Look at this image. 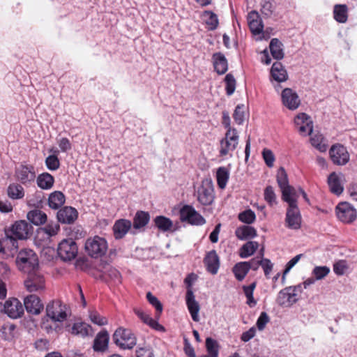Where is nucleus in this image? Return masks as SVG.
Returning <instances> with one entry per match:
<instances>
[{"mask_svg":"<svg viewBox=\"0 0 357 357\" xmlns=\"http://www.w3.org/2000/svg\"><path fill=\"white\" fill-rule=\"evenodd\" d=\"M32 226L25 220L16 221L10 229L5 230L3 242L10 250L18 248L17 239H26L31 234Z\"/></svg>","mask_w":357,"mask_h":357,"instance_id":"f257e3e1","label":"nucleus"},{"mask_svg":"<svg viewBox=\"0 0 357 357\" xmlns=\"http://www.w3.org/2000/svg\"><path fill=\"white\" fill-rule=\"evenodd\" d=\"M16 264L19 270L25 273L37 271L39 268L38 256L30 249H24L19 252Z\"/></svg>","mask_w":357,"mask_h":357,"instance_id":"f03ea898","label":"nucleus"},{"mask_svg":"<svg viewBox=\"0 0 357 357\" xmlns=\"http://www.w3.org/2000/svg\"><path fill=\"white\" fill-rule=\"evenodd\" d=\"M276 180L282 192V199L289 204L287 208L285 224L290 228V185L288 174L284 167H281L278 170Z\"/></svg>","mask_w":357,"mask_h":357,"instance_id":"7ed1b4c3","label":"nucleus"},{"mask_svg":"<svg viewBox=\"0 0 357 357\" xmlns=\"http://www.w3.org/2000/svg\"><path fill=\"white\" fill-rule=\"evenodd\" d=\"M300 196L309 202L307 194L301 188L295 189L291 187V229H298L301 226L302 218L296 204L297 199Z\"/></svg>","mask_w":357,"mask_h":357,"instance_id":"20e7f679","label":"nucleus"},{"mask_svg":"<svg viewBox=\"0 0 357 357\" xmlns=\"http://www.w3.org/2000/svg\"><path fill=\"white\" fill-rule=\"evenodd\" d=\"M85 250L91 257H101L107 252V243L105 238L96 236L86 240Z\"/></svg>","mask_w":357,"mask_h":357,"instance_id":"39448f33","label":"nucleus"},{"mask_svg":"<svg viewBox=\"0 0 357 357\" xmlns=\"http://www.w3.org/2000/svg\"><path fill=\"white\" fill-rule=\"evenodd\" d=\"M114 342L123 349H131L137 343L134 334L128 329L119 328L113 335Z\"/></svg>","mask_w":357,"mask_h":357,"instance_id":"423d86ee","label":"nucleus"},{"mask_svg":"<svg viewBox=\"0 0 357 357\" xmlns=\"http://www.w3.org/2000/svg\"><path fill=\"white\" fill-rule=\"evenodd\" d=\"M14 176L16 181L22 185H29L36 178L35 167L32 165L20 164L15 167Z\"/></svg>","mask_w":357,"mask_h":357,"instance_id":"0eeeda50","label":"nucleus"},{"mask_svg":"<svg viewBox=\"0 0 357 357\" xmlns=\"http://www.w3.org/2000/svg\"><path fill=\"white\" fill-rule=\"evenodd\" d=\"M77 245L72 238L63 239L58 245V255L63 261L74 259L77 257Z\"/></svg>","mask_w":357,"mask_h":357,"instance_id":"6e6552de","label":"nucleus"},{"mask_svg":"<svg viewBox=\"0 0 357 357\" xmlns=\"http://www.w3.org/2000/svg\"><path fill=\"white\" fill-rule=\"evenodd\" d=\"M337 219L343 223L350 224L357 218L356 209L347 202L339 203L335 207Z\"/></svg>","mask_w":357,"mask_h":357,"instance_id":"1a4fd4ad","label":"nucleus"},{"mask_svg":"<svg viewBox=\"0 0 357 357\" xmlns=\"http://www.w3.org/2000/svg\"><path fill=\"white\" fill-rule=\"evenodd\" d=\"M27 277L24 281L26 289L29 292H36L45 289V280L44 276L39 271L27 273Z\"/></svg>","mask_w":357,"mask_h":357,"instance_id":"9d476101","label":"nucleus"},{"mask_svg":"<svg viewBox=\"0 0 357 357\" xmlns=\"http://www.w3.org/2000/svg\"><path fill=\"white\" fill-rule=\"evenodd\" d=\"M180 220L192 225H203L206 223L204 218L190 205H184L180 209Z\"/></svg>","mask_w":357,"mask_h":357,"instance_id":"9b49d317","label":"nucleus"},{"mask_svg":"<svg viewBox=\"0 0 357 357\" xmlns=\"http://www.w3.org/2000/svg\"><path fill=\"white\" fill-rule=\"evenodd\" d=\"M238 143V135L236 129L227 130L225 137L220 141V155L225 156L234 151Z\"/></svg>","mask_w":357,"mask_h":357,"instance_id":"f8f14e48","label":"nucleus"},{"mask_svg":"<svg viewBox=\"0 0 357 357\" xmlns=\"http://www.w3.org/2000/svg\"><path fill=\"white\" fill-rule=\"evenodd\" d=\"M329 155L333 163L338 166L347 165L350 160V155L347 148L340 144H333L331 147Z\"/></svg>","mask_w":357,"mask_h":357,"instance_id":"ddd939ff","label":"nucleus"},{"mask_svg":"<svg viewBox=\"0 0 357 357\" xmlns=\"http://www.w3.org/2000/svg\"><path fill=\"white\" fill-rule=\"evenodd\" d=\"M66 307L60 301H52L46 307V314L54 321H63L67 318Z\"/></svg>","mask_w":357,"mask_h":357,"instance_id":"4468645a","label":"nucleus"},{"mask_svg":"<svg viewBox=\"0 0 357 357\" xmlns=\"http://www.w3.org/2000/svg\"><path fill=\"white\" fill-rule=\"evenodd\" d=\"M294 124L301 135L307 136L312 134L313 122L307 114H298L294 119Z\"/></svg>","mask_w":357,"mask_h":357,"instance_id":"2eb2a0df","label":"nucleus"},{"mask_svg":"<svg viewBox=\"0 0 357 357\" xmlns=\"http://www.w3.org/2000/svg\"><path fill=\"white\" fill-rule=\"evenodd\" d=\"M3 312L12 319H17L24 314V306L15 298L7 300L3 305Z\"/></svg>","mask_w":357,"mask_h":357,"instance_id":"dca6fc26","label":"nucleus"},{"mask_svg":"<svg viewBox=\"0 0 357 357\" xmlns=\"http://www.w3.org/2000/svg\"><path fill=\"white\" fill-rule=\"evenodd\" d=\"M24 306L28 313L35 315L39 314L44 308L40 298L34 294L29 295L24 298Z\"/></svg>","mask_w":357,"mask_h":357,"instance_id":"f3484780","label":"nucleus"},{"mask_svg":"<svg viewBox=\"0 0 357 357\" xmlns=\"http://www.w3.org/2000/svg\"><path fill=\"white\" fill-rule=\"evenodd\" d=\"M214 199V190L209 184H202L197 190V200L204 205H211Z\"/></svg>","mask_w":357,"mask_h":357,"instance_id":"a211bd4d","label":"nucleus"},{"mask_svg":"<svg viewBox=\"0 0 357 357\" xmlns=\"http://www.w3.org/2000/svg\"><path fill=\"white\" fill-rule=\"evenodd\" d=\"M185 300L188 309L190 313L192 320L198 322L199 321V312L200 306L199 303L195 300V297L192 289H188L187 290Z\"/></svg>","mask_w":357,"mask_h":357,"instance_id":"6ab92c4d","label":"nucleus"},{"mask_svg":"<svg viewBox=\"0 0 357 357\" xmlns=\"http://www.w3.org/2000/svg\"><path fill=\"white\" fill-rule=\"evenodd\" d=\"M78 213L75 208L65 206L57 212L58 221L63 224H72L77 218Z\"/></svg>","mask_w":357,"mask_h":357,"instance_id":"aec40b11","label":"nucleus"},{"mask_svg":"<svg viewBox=\"0 0 357 357\" xmlns=\"http://www.w3.org/2000/svg\"><path fill=\"white\" fill-rule=\"evenodd\" d=\"M204 263L206 270L213 275L218 273L220 267V259L215 250H213L206 253Z\"/></svg>","mask_w":357,"mask_h":357,"instance_id":"412c9836","label":"nucleus"},{"mask_svg":"<svg viewBox=\"0 0 357 357\" xmlns=\"http://www.w3.org/2000/svg\"><path fill=\"white\" fill-rule=\"evenodd\" d=\"M215 71L218 75L225 74L228 70V63L225 56L221 52L214 53L212 56Z\"/></svg>","mask_w":357,"mask_h":357,"instance_id":"4be33fe9","label":"nucleus"},{"mask_svg":"<svg viewBox=\"0 0 357 357\" xmlns=\"http://www.w3.org/2000/svg\"><path fill=\"white\" fill-rule=\"evenodd\" d=\"M248 25L251 32L257 35L262 32L264 25L262 21L256 11H251L248 15Z\"/></svg>","mask_w":357,"mask_h":357,"instance_id":"5701e85b","label":"nucleus"},{"mask_svg":"<svg viewBox=\"0 0 357 357\" xmlns=\"http://www.w3.org/2000/svg\"><path fill=\"white\" fill-rule=\"evenodd\" d=\"M131 225V222L128 220L121 219L116 221L113 226V231L115 238H122L130 229Z\"/></svg>","mask_w":357,"mask_h":357,"instance_id":"b1692460","label":"nucleus"},{"mask_svg":"<svg viewBox=\"0 0 357 357\" xmlns=\"http://www.w3.org/2000/svg\"><path fill=\"white\" fill-rule=\"evenodd\" d=\"M271 75L274 80L280 83L288 79L287 70L280 62H275L271 69Z\"/></svg>","mask_w":357,"mask_h":357,"instance_id":"393cba45","label":"nucleus"},{"mask_svg":"<svg viewBox=\"0 0 357 357\" xmlns=\"http://www.w3.org/2000/svg\"><path fill=\"white\" fill-rule=\"evenodd\" d=\"M109 334L106 331L98 333L93 341V349L96 351H105L108 347Z\"/></svg>","mask_w":357,"mask_h":357,"instance_id":"a878e982","label":"nucleus"},{"mask_svg":"<svg viewBox=\"0 0 357 357\" xmlns=\"http://www.w3.org/2000/svg\"><path fill=\"white\" fill-rule=\"evenodd\" d=\"M328 185L332 193L340 195L344 190L340 177L335 172H332L328 177Z\"/></svg>","mask_w":357,"mask_h":357,"instance_id":"bb28decb","label":"nucleus"},{"mask_svg":"<svg viewBox=\"0 0 357 357\" xmlns=\"http://www.w3.org/2000/svg\"><path fill=\"white\" fill-rule=\"evenodd\" d=\"M71 333L82 337L93 335L91 326L84 322L75 323L71 328Z\"/></svg>","mask_w":357,"mask_h":357,"instance_id":"cd10ccee","label":"nucleus"},{"mask_svg":"<svg viewBox=\"0 0 357 357\" xmlns=\"http://www.w3.org/2000/svg\"><path fill=\"white\" fill-rule=\"evenodd\" d=\"M235 234L240 240H247L255 238L257 236V231L253 227L243 225L236 229Z\"/></svg>","mask_w":357,"mask_h":357,"instance_id":"c85d7f7f","label":"nucleus"},{"mask_svg":"<svg viewBox=\"0 0 357 357\" xmlns=\"http://www.w3.org/2000/svg\"><path fill=\"white\" fill-rule=\"evenodd\" d=\"M36 179L38 186L43 190L51 189L54 183V176L47 172L39 174Z\"/></svg>","mask_w":357,"mask_h":357,"instance_id":"c756f323","label":"nucleus"},{"mask_svg":"<svg viewBox=\"0 0 357 357\" xmlns=\"http://www.w3.org/2000/svg\"><path fill=\"white\" fill-rule=\"evenodd\" d=\"M66 201L65 195L61 191L52 192L48 197V206L52 209L59 208Z\"/></svg>","mask_w":357,"mask_h":357,"instance_id":"7c9ffc66","label":"nucleus"},{"mask_svg":"<svg viewBox=\"0 0 357 357\" xmlns=\"http://www.w3.org/2000/svg\"><path fill=\"white\" fill-rule=\"evenodd\" d=\"M333 17L339 23H345L348 20V7L346 4H335L333 8Z\"/></svg>","mask_w":357,"mask_h":357,"instance_id":"2f4dec72","label":"nucleus"},{"mask_svg":"<svg viewBox=\"0 0 357 357\" xmlns=\"http://www.w3.org/2000/svg\"><path fill=\"white\" fill-rule=\"evenodd\" d=\"M26 217L31 223L37 226L45 224L47 219L46 213L38 209L29 211Z\"/></svg>","mask_w":357,"mask_h":357,"instance_id":"473e14b6","label":"nucleus"},{"mask_svg":"<svg viewBox=\"0 0 357 357\" xmlns=\"http://www.w3.org/2000/svg\"><path fill=\"white\" fill-rule=\"evenodd\" d=\"M312 145L320 152H325L328 148L326 139L319 132L312 134L310 137Z\"/></svg>","mask_w":357,"mask_h":357,"instance_id":"72a5a7b5","label":"nucleus"},{"mask_svg":"<svg viewBox=\"0 0 357 357\" xmlns=\"http://www.w3.org/2000/svg\"><path fill=\"white\" fill-rule=\"evenodd\" d=\"M8 196L12 199H20L24 196V190L21 183H10L7 188Z\"/></svg>","mask_w":357,"mask_h":357,"instance_id":"f704fd0d","label":"nucleus"},{"mask_svg":"<svg viewBox=\"0 0 357 357\" xmlns=\"http://www.w3.org/2000/svg\"><path fill=\"white\" fill-rule=\"evenodd\" d=\"M282 44L278 38H273L271 40L269 48L273 57L275 59H281L284 57Z\"/></svg>","mask_w":357,"mask_h":357,"instance_id":"c9c22d12","label":"nucleus"},{"mask_svg":"<svg viewBox=\"0 0 357 357\" xmlns=\"http://www.w3.org/2000/svg\"><path fill=\"white\" fill-rule=\"evenodd\" d=\"M50 152L52 153V155H49L45 159V165L47 168L50 171L57 170L60 167V162L56 155L59 153V151L54 149H51Z\"/></svg>","mask_w":357,"mask_h":357,"instance_id":"e433bc0d","label":"nucleus"},{"mask_svg":"<svg viewBox=\"0 0 357 357\" xmlns=\"http://www.w3.org/2000/svg\"><path fill=\"white\" fill-rule=\"evenodd\" d=\"M150 219L149 213L137 211L133 219V227L135 229H140L146 226Z\"/></svg>","mask_w":357,"mask_h":357,"instance_id":"4c0bfd02","label":"nucleus"},{"mask_svg":"<svg viewBox=\"0 0 357 357\" xmlns=\"http://www.w3.org/2000/svg\"><path fill=\"white\" fill-rule=\"evenodd\" d=\"M258 247L259 244L256 241L247 242L240 249V257L241 258H248L255 252Z\"/></svg>","mask_w":357,"mask_h":357,"instance_id":"58836bf2","label":"nucleus"},{"mask_svg":"<svg viewBox=\"0 0 357 357\" xmlns=\"http://www.w3.org/2000/svg\"><path fill=\"white\" fill-rule=\"evenodd\" d=\"M248 271L249 267L248 268L247 261L237 263L233 268L234 274L238 281H242Z\"/></svg>","mask_w":357,"mask_h":357,"instance_id":"ea45409f","label":"nucleus"},{"mask_svg":"<svg viewBox=\"0 0 357 357\" xmlns=\"http://www.w3.org/2000/svg\"><path fill=\"white\" fill-rule=\"evenodd\" d=\"M229 173L227 169L225 167H220L218 169L216 172V178L218 187L220 189H224L226 187L227 183L229 180Z\"/></svg>","mask_w":357,"mask_h":357,"instance_id":"a19ab883","label":"nucleus"},{"mask_svg":"<svg viewBox=\"0 0 357 357\" xmlns=\"http://www.w3.org/2000/svg\"><path fill=\"white\" fill-rule=\"evenodd\" d=\"M16 326L13 324L6 323L0 328V337L4 340H10L14 337Z\"/></svg>","mask_w":357,"mask_h":357,"instance_id":"79ce46f5","label":"nucleus"},{"mask_svg":"<svg viewBox=\"0 0 357 357\" xmlns=\"http://www.w3.org/2000/svg\"><path fill=\"white\" fill-rule=\"evenodd\" d=\"M155 226L162 231H169L173 226L172 221L165 216H157L154 219Z\"/></svg>","mask_w":357,"mask_h":357,"instance_id":"37998d69","label":"nucleus"},{"mask_svg":"<svg viewBox=\"0 0 357 357\" xmlns=\"http://www.w3.org/2000/svg\"><path fill=\"white\" fill-rule=\"evenodd\" d=\"M102 272L105 276H107L114 283H121V274L119 271L115 268L108 265L104 268V270H102Z\"/></svg>","mask_w":357,"mask_h":357,"instance_id":"c03bdc74","label":"nucleus"},{"mask_svg":"<svg viewBox=\"0 0 357 357\" xmlns=\"http://www.w3.org/2000/svg\"><path fill=\"white\" fill-rule=\"evenodd\" d=\"M277 303L282 307L290 305V287H285L279 292Z\"/></svg>","mask_w":357,"mask_h":357,"instance_id":"a18cd8bd","label":"nucleus"},{"mask_svg":"<svg viewBox=\"0 0 357 357\" xmlns=\"http://www.w3.org/2000/svg\"><path fill=\"white\" fill-rule=\"evenodd\" d=\"M206 348L208 352V356L218 357V344L216 340L211 337L206 339Z\"/></svg>","mask_w":357,"mask_h":357,"instance_id":"49530a36","label":"nucleus"},{"mask_svg":"<svg viewBox=\"0 0 357 357\" xmlns=\"http://www.w3.org/2000/svg\"><path fill=\"white\" fill-rule=\"evenodd\" d=\"M238 219L241 222L250 225L255 222L256 215L254 211L248 209L238 214Z\"/></svg>","mask_w":357,"mask_h":357,"instance_id":"de8ad7c7","label":"nucleus"},{"mask_svg":"<svg viewBox=\"0 0 357 357\" xmlns=\"http://www.w3.org/2000/svg\"><path fill=\"white\" fill-rule=\"evenodd\" d=\"M146 298L148 301L151 304L156 310V317H159L162 312V305L160 301L153 296L151 292L146 294Z\"/></svg>","mask_w":357,"mask_h":357,"instance_id":"09e8293b","label":"nucleus"},{"mask_svg":"<svg viewBox=\"0 0 357 357\" xmlns=\"http://www.w3.org/2000/svg\"><path fill=\"white\" fill-rule=\"evenodd\" d=\"M225 81L226 83V93L228 96L234 93L236 89V79L231 74H227L225 76Z\"/></svg>","mask_w":357,"mask_h":357,"instance_id":"8fccbe9b","label":"nucleus"},{"mask_svg":"<svg viewBox=\"0 0 357 357\" xmlns=\"http://www.w3.org/2000/svg\"><path fill=\"white\" fill-rule=\"evenodd\" d=\"M205 15L208 17L206 23L209 26L210 30H214L218 27V19L217 15L211 11H206Z\"/></svg>","mask_w":357,"mask_h":357,"instance_id":"3c124183","label":"nucleus"},{"mask_svg":"<svg viewBox=\"0 0 357 357\" xmlns=\"http://www.w3.org/2000/svg\"><path fill=\"white\" fill-rule=\"evenodd\" d=\"M264 195L269 205L273 206L276 204V195L272 186L268 185L265 188Z\"/></svg>","mask_w":357,"mask_h":357,"instance_id":"603ef678","label":"nucleus"},{"mask_svg":"<svg viewBox=\"0 0 357 357\" xmlns=\"http://www.w3.org/2000/svg\"><path fill=\"white\" fill-rule=\"evenodd\" d=\"M330 272V268L328 266H316L312 271L313 275L315 276L316 280H321L326 277Z\"/></svg>","mask_w":357,"mask_h":357,"instance_id":"864d4df0","label":"nucleus"},{"mask_svg":"<svg viewBox=\"0 0 357 357\" xmlns=\"http://www.w3.org/2000/svg\"><path fill=\"white\" fill-rule=\"evenodd\" d=\"M262 156L266 165L268 167H272L275 161V156L272 151L268 149H264L262 151Z\"/></svg>","mask_w":357,"mask_h":357,"instance_id":"5fc2aeb1","label":"nucleus"},{"mask_svg":"<svg viewBox=\"0 0 357 357\" xmlns=\"http://www.w3.org/2000/svg\"><path fill=\"white\" fill-rule=\"evenodd\" d=\"M244 105H238L236 107L234 110L233 117L234 121L238 124H242L244 121V111H243Z\"/></svg>","mask_w":357,"mask_h":357,"instance_id":"6e6d98bb","label":"nucleus"},{"mask_svg":"<svg viewBox=\"0 0 357 357\" xmlns=\"http://www.w3.org/2000/svg\"><path fill=\"white\" fill-rule=\"evenodd\" d=\"M60 229V227L56 223H51L41 228V230L47 234L49 236H53L57 234Z\"/></svg>","mask_w":357,"mask_h":357,"instance_id":"4d7b16f0","label":"nucleus"},{"mask_svg":"<svg viewBox=\"0 0 357 357\" xmlns=\"http://www.w3.org/2000/svg\"><path fill=\"white\" fill-rule=\"evenodd\" d=\"M269 321L270 319L267 313L265 312H262L257 321L256 325L257 328L259 331H263L266 327V325L269 322Z\"/></svg>","mask_w":357,"mask_h":357,"instance_id":"13d9d810","label":"nucleus"},{"mask_svg":"<svg viewBox=\"0 0 357 357\" xmlns=\"http://www.w3.org/2000/svg\"><path fill=\"white\" fill-rule=\"evenodd\" d=\"M347 269V263L344 260H340L333 265V271L338 275H344Z\"/></svg>","mask_w":357,"mask_h":357,"instance_id":"bf43d9fd","label":"nucleus"},{"mask_svg":"<svg viewBox=\"0 0 357 357\" xmlns=\"http://www.w3.org/2000/svg\"><path fill=\"white\" fill-rule=\"evenodd\" d=\"M91 321L98 325L103 326L107 324V319L105 317L100 316L96 312H91L89 315Z\"/></svg>","mask_w":357,"mask_h":357,"instance_id":"052dcab7","label":"nucleus"},{"mask_svg":"<svg viewBox=\"0 0 357 357\" xmlns=\"http://www.w3.org/2000/svg\"><path fill=\"white\" fill-rule=\"evenodd\" d=\"M265 276L269 278V275L273 269V264L268 259L261 258V265Z\"/></svg>","mask_w":357,"mask_h":357,"instance_id":"680f3d73","label":"nucleus"},{"mask_svg":"<svg viewBox=\"0 0 357 357\" xmlns=\"http://www.w3.org/2000/svg\"><path fill=\"white\" fill-rule=\"evenodd\" d=\"M282 105L290 109V88H285L281 92Z\"/></svg>","mask_w":357,"mask_h":357,"instance_id":"e2e57ef3","label":"nucleus"},{"mask_svg":"<svg viewBox=\"0 0 357 357\" xmlns=\"http://www.w3.org/2000/svg\"><path fill=\"white\" fill-rule=\"evenodd\" d=\"M57 143L62 152H67L72 149L71 143L66 137L59 139Z\"/></svg>","mask_w":357,"mask_h":357,"instance_id":"0e129e2a","label":"nucleus"},{"mask_svg":"<svg viewBox=\"0 0 357 357\" xmlns=\"http://www.w3.org/2000/svg\"><path fill=\"white\" fill-rule=\"evenodd\" d=\"M273 6L270 1H264L261 3V11L264 15H265L266 16L271 15L273 13Z\"/></svg>","mask_w":357,"mask_h":357,"instance_id":"69168bd1","label":"nucleus"},{"mask_svg":"<svg viewBox=\"0 0 357 357\" xmlns=\"http://www.w3.org/2000/svg\"><path fill=\"white\" fill-rule=\"evenodd\" d=\"M256 329L255 327H251L248 331L243 332L241 335V340L243 342H247L255 337Z\"/></svg>","mask_w":357,"mask_h":357,"instance_id":"338daca9","label":"nucleus"},{"mask_svg":"<svg viewBox=\"0 0 357 357\" xmlns=\"http://www.w3.org/2000/svg\"><path fill=\"white\" fill-rule=\"evenodd\" d=\"M35 348L40 351H44L48 349L49 341L47 339H39L36 341Z\"/></svg>","mask_w":357,"mask_h":357,"instance_id":"774afa93","label":"nucleus"}]
</instances>
